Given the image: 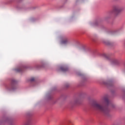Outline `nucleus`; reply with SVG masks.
I'll return each mask as SVG.
<instances>
[{"instance_id": "f257e3e1", "label": "nucleus", "mask_w": 125, "mask_h": 125, "mask_svg": "<svg viewBox=\"0 0 125 125\" xmlns=\"http://www.w3.org/2000/svg\"><path fill=\"white\" fill-rule=\"evenodd\" d=\"M109 104L110 102L108 98L105 97L102 99L101 103H95L93 104V107L95 110L102 113L104 116H109L110 115V109L108 107Z\"/></svg>"}, {"instance_id": "f03ea898", "label": "nucleus", "mask_w": 125, "mask_h": 125, "mask_svg": "<svg viewBox=\"0 0 125 125\" xmlns=\"http://www.w3.org/2000/svg\"><path fill=\"white\" fill-rule=\"evenodd\" d=\"M17 82L15 80H12L11 82V84L7 86L6 89L7 90H14L15 89V85Z\"/></svg>"}, {"instance_id": "7ed1b4c3", "label": "nucleus", "mask_w": 125, "mask_h": 125, "mask_svg": "<svg viewBox=\"0 0 125 125\" xmlns=\"http://www.w3.org/2000/svg\"><path fill=\"white\" fill-rule=\"evenodd\" d=\"M123 9H121V7L115 6L114 7L113 10L110 12L111 13H114L116 15H118L119 13H120Z\"/></svg>"}, {"instance_id": "20e7f679", "label": "nucleus", "mask_w": 125, "mask_h": 125, "mask_svg": "<svg viewBox=\"0 0 125 125\" xmlns=\"http://www.w3.org/2000/svg\"><path fill=\"white\" fill-rule=\"evenodd\" d=\"M61 43L62 44H68L69 43V39L67 38H64L61 41Z\"/></svg>"}, {"instance_id": "39448f33", "label": "nucleus", "mask_w": 125, "mask_h": 125, "mask_svg": "<svg viewBox=\"0 0 125 125\" xmlns=\"http://www.w3.org/2000/svg\"><path fill=\"white\" fill-rule=\"evenodd\" d=\"M61 70H62V72H67V71H68V67H61Z\"/></svg>"}, {"instance_id": "423d86ee", "label": "nucleus", "mask_w": 125, "mask_h": 125, "mask_svg": "<svg viewBox=\"0 0 125 125\" xmlns=\"http://www.w3.org/2000/svg\"><path fill=\"white\" fill-rule=\"evenodd\" d=\"M31 124L32 122H31V120H28L24 124V125H31Z\"/></svg>"}, {"instance_id": "0eeeda50", "label": "nucleus", "mask_w": 125, "mask_h": 125, "mask_svg": "<svg viewBox=\"0 0 125 125\" xmlns=\"http://www.w3.org/2000/svg\"><path fill=\"white\" fill-rule=\"evenodd\" d=\"M112 62L113 64H118L119 63V61L117 59L113 60Z\"/></svg>"}, {"instance_id": "6e6552de", "label": "nucleus", "mask_w": 125, "mask_h": 125, "mask_svg": "<svg viewBox=\"0 0 125 125\" xmlns=\"http://www.w3.org/2000/svg\"><path fill=\"white\" fill-rule=\"evenodd\" d=\"M16 72H22L23 71V68L22 67H20L17 69H16Z\"/></svg>"}, {"instance_id": "1a4fd4ad", "label": "nucleus", "mask_w": 125, "mask_h": 125, "mask_svg": "<svg viewBox=\"0 0 125 125\" xmlns=\"http://www.w3.org/2000/svg\"><path fill=\"white\" fill-rule=\"evenodd\" d=\"M103 57H104V58H108V56L106 54H103Z\"/></svg>"}, {"instance_id": "9d476101", "label": "nucleus", "mask_w": 125, "mask_h": 125, "mask_svg": "<svg viewBox=\"0 0 125 125\" xmlns=\"http://www.w3.org/2000/svg\"><path fill=\"white\" fill-rule=\"evenodd\" d=\"M35 81V78L33 77L30 79V82H34Z\"/></svg>"}, {"instance_id": "9b49d317", "label": "nucleus", "mask_w": 125, "mask_h": 125, "mask_svg": "<svg viewBox=\"0 0 125 125\" xmlns=\"http://www.w3.org/2000/svg\"><path fill=\"white\" fill-rule=\"evenodd\" d=\"M76 104L78 103L77 102L76 103Z\"/></svg>"}]
</instances>
